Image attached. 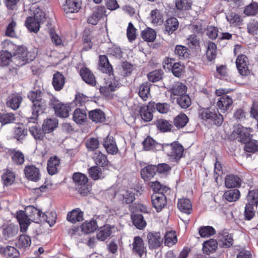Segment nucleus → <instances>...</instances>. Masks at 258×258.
Instances as JSON below:
<instances>
[{"label":"nucleus","mask_w":258,"mask_h":258,"mask_svg":"<svg viewBox=\"0 0 258 258\" xmlns=\"http://www.w3.org/2000/svg\"><path fill=\"white\" fill-rule=\"evenodd\" d=\"M233 100L228 95H224L218 99L217 102V106L218 108L223 112L226 111L229 107L232 104Z\"/></svg>","instance_id":"dca6fc26"},{"label":"nucleus","mask_w":258,"mask_h":258,"mask_svg":"<svg viewBox=\"0 0 258 258\" xmlns=\"http://www.w3.org/2000/svg\"><path fill=\"white\" fill-rule=\"evenodd\" d=\"M241 179L237 175L229 174L226 176L225 184L227 188H233L240 186Z\"/></svg>","instance_id":"412c9836"},{"label":"nucleus","mask_w":258,"mask_h":258,"mask_svg":"<svg viewBox=\"0 0 258 258\" xmlns=\"http://www.w3.org/2000/svg\"><path fill=\"white\" fill-rule=\"evenodd\" d=\"M199 117L204 121L219 126L222 125L224 118L218 110H215L210 108H204L200 110Z\"/></svg>","instance_id":"7ed1b4c3"},{"label":"nucleus","mask_w":258,"mask_h":258,"mask_svg":"<svg viewBox=\"0 0 258 258\" xmlns=\"http://www.w3.org/2000/svg\"><path fill=\"white\" fill-rule=\"evenodd\" d=\"M31 243L30 237L28 235L22 234L19 237L16 245L19 248L25 249L30 246Z\"/></svg>","instance_id":"ea45409f"},{"label":"nucleus","mask_w":258,"mask_h":258,"mask_svg":"<svg viewBox=\"0 0 258 258\" xmlns=\"http://www.w3.org/2000/svg\"><path fill=\"white\" fill-rule=\"evenodd\" d=\"M153 107L149 106V103L147 106H142L140 108V114L141 118L146 122L151 121L153 117L152 114Z\"/></svg>","instance_id":"393cba45"},{"label":"nucleus","mask_w":258,"mask_h":258,"mask_svg":"<svg viewBox=\"0 0 258 258\" xmlns=\"http://www.w3.org/2000/svg\"><path fill=\"white\" fill-rule=\"evenodd\" d=\"M89 117L95 122H102L105 119V114L100 109H95L89 112Z\"/></svg>","instance_id":"473e14b6"},{"label":"nucleus","mask_w":258,"mask_h":258,"mask_svg":"<svg viewBox=\"0 0 258 258\" xmlns=\"http://www.w3.org/2000/svg\"><path fill=\"white\" fill-rule=\"evenodd\" d=\"M73 179L75 183L76 189L78 192L83 196H86L88 192L87 183L88 178L81 173H75L73 176Z\"/></svg>","instance_id":"20e7f679"},{"label":"nucleus","mask_w":258,"mask_h":258,"mask_svg":"<svg viewBox=\"0 0 258 258\" xmlns=\"http://www.w3.org/2000/svg\"><path fill=\"white\" fill-rule=\"evenodd\" d=\"M2 179L5 185L8 186L11 185L15 179L14 173L11 171L7 170L3 174Z\"/></svg>","instance_id":"338daca9"},{"label":"nucleus","mask_w":258,"mask_h":258,"mask_svg":"<svg viewBox=\"0 0 258 258\" xmlns=\"http://www.w3.org/2000/svg\"><path fill=\"white\" fill-rule=\"evenodd\" d=\"M149 185L156 193L163 194V192H166L168 190L166 186L161 184L157 181L150 182L149 183Z\"/></svg>","instance_id":"e2e57ef3"},{"label":"nucleus","mask_w":258,"mask_h":258,"mask_svg":"<svg viewBox=\"0 0 258 258\" xmlns=\"http://www.w3.org/2000/svg\"><path fill=\"white\" fill-rule=\"evenodd\" d=\"M178 209L183 213L189 214L192 210L190 201L186 198L178 199Z\"/></svg>","instance_id":"2f4dec72"},{"label":"nucleus","mask_w":258,"mask_h":258,"mask_svg":"<svg viewBox=\"0 0 258 258\" xmlns=\"http://www.w3.org/2000/svg\"><path fill=\"white\" fill-rule=\"evenodd\" d=\"M133 225L139 229H144L147 225L143 215L140 214H134L131 215Z\"/></svg>","instance_id":"7c9ffc66"},{"label":"nucleus","mask_w":258,"mask_h":258,"mask_svg":"<svg viewBox=\"0 0 258 258\" xmlns=\"http://www.w3.org/2000/svg\"><path fill=\"white\" fill-rule=\"evenodd\" d=\"M116 88H117V84L115 81H113V82H110L108 85L100 87V92L103 95L107 96L110 92L114 91Z\"/></svg>","instance_id":"8fccbe9b"},{"label":"nucleus","mask_w":258,"mask_h":258,"mask_svg":"<svg viewBox=\"0 0 258 258\" xmlns=\"http://www.w3.org/2000/svg\"><path fill=\"white\" fill-rule=\"evenodd\" d=\"M217 247V242L216 240L211 239L204 242L203 244V250L207 254H209L216 251Z\"/></svg>","instance_id":"f704fd0d"},{"label":"nucleus","mask_w":258,"mask_h":258,"mask_svg":"<svg viewBox=\"0 0 258 258\" xmlns=\"http://www.w3.org/2000/svg\"><path fill=\"white\" fill-rule=\"evenodd\" d=\"M65 79L63 75L57 72L53 76L52 85L56 91L61 90L64 85Z\"/></svg>","instance_id":"4be33fe9"},{"label":"nucleus","mask_w":258,"mask_h":258,"mask_svg":"<svg viewBox=\"0 0 258 258\" xmlns=\"http://www.w3.org/2000/svg\"><path fill=\"white\" fill-rule=\"evenodd\" d=\"M236 64L237 68L242 76H247L249 73L248 69V58L245 55L241 54L238 56Z\"/></svg>","instance_id":"423d86ee"},{"label":"nucleus","mask_w":258,"mask_h":258,"mask_svg":"<svg viewBox=\"0 0 258 258\" xmlns=\"http://www.w3.org/2000/svg\"><path fill=\"white\" fill-rule=\"evenodd\" d=\"M147 238L150 245L153 248L159 247L162 242L159 233L150 232L147 235Z\"/></svg>","instance_id":"cd10ccee"},{"label":"nucleus","mask_w":258,"mask_h":258,"mask_svg":"<svg viewBox=\"0 0 258 258\" xmlns=\"http://www.w3.org/2000/svg\"><path fill=\"white\" fill-rule=\"evenodd\" d=\"M99 66L100 70L104 73L110 74L112 72V67L105 55L100 56Z\"/></svg>","instance_id":"bb28decb"},{"label":"nucleus","mask_w":258,"mask_h":258,"mask_svg":"<svg viewBox=\"0 0 258 258\" xmlns=\"http://www.w3.org/2000/svg\"><path fill=\"white\" fill-rule=\"evenodd\" d=\"M51 104L57 116L62 118H66L69 116L71 110L69 105L62 104L55 99L51 100Z\"/></svg>","instance_id":"39448f33"},{"label":"nucleus","mask_w":258,"mask_h":258,"mask_svg":"<svg viewBox=\"0 0 258 258\" xmlns=\"http://www.w3.org/2000/svg\"><path fill=\"white\" fill-rule=\"evenodd\" d=\"M219 241L222 242V246L229 247L233 243L232 235L229 234L227 230H223L220 232L218 237Z\"/></svg>","instance_id":"f3484780"},{"label":"nucleus","mask_w":258,"mask_h":258,"mask_svg":"<svg viewBox=\"0 0 258 258\" xmlns=\"http://www.w3.org/2000/svg\"><path fill=\"white\" fill-rule=\"evenodd\" d=\"M2 229V234L5 240H9L13 238L17 235L19 231L18 226L12 223L4 225Z\"/></svg>","instance_id":"9d476101"},{"label":"nucleus","mask_w":258,"mask_h":258,"mask_svg":"<svg viewBox=\"0 0 258 258\" xmlns=\"http://www.w3.org/2000/svg\"><path fill=\"white\" fill-rule=\"evenodd\" d=\"M123 203L131 204L135 200V194L132 189L127 190L122 194Z\"/></svg>","instance_id":"0e129e2a"},{"label":"nucleus","mask_w":258,"mask_h":258,"mask_svg":"<svg viewBox=\"0 0 258 258\" xmlns=\"http://www.w3.org/2000/svg\"><path fill=\"white\" fill-rule=\"evenodd\" d=\"M151 20L152 23L155 25H161L163 22V16L160 11L158 9H155L151 11Z\"/></svg>","instance_id":"37998d69"},{"label":"nucleus","mask_w":258,"mask_h":258,"mask_svg":"<svg viewBox=\"0 0 258 258\" xmlns=\"http://www.w3.org/2000/svg\"><path fill=\"white\" fill-rule=\"evenodd\" d=\"M247 203L258 206V190L254 189L249 191L246 197Z\"/></svg>","instance_id":"bf43d9fd"},{"label":"nucleus","mask_w":258,"mask_h":258,"mask_svg":"<svg viewBox=\"0 0 258 258\" xmlns=\"http://www.w3.org/2000/svg\"><path fill=\"white\" fill-rule=\"evenodd\" d=\"M199 233L202 237H208L215 234L216 231L213 227L206 226L201 227L199 229Z\"/></svg>","instance_id":"5fc2aeb1"},{"label":"nucleus","mask_w":258,"mask_h":258,"mask_svg":"<svg viewBox=\"0 0 258 258\" xmlns=\"http://www.w3.org/2000/svg\"><path fill=\"white\" fill-rule=\"evenodd\" d=\"M27 49L24 47H20L18 49L16 53L13 57V60L16 62L20 61L18 66H22L25 63L27 60Z\"/></svg>","instance_id":"c756f323"},{"label":"nucleus","mask_w":258,"mask_h":258,"mask_svg":"<svg viewBox=\"0 0 258 258\" xmlns=\"http://www.w3.org/2000/svg\"><path fill=\"white\" fill-rule=\"evenodd\" d=\"M240 191L238 189H234L226 191L223 195L224 198L230 202L236 201L240 197Z\"/></svg>","instance_id":"49530a36"},{"label":"nucleus","mask_w":258,"mask_h":258,"mask_svg":"<svg viewBox=\"0 0 258 258\" xmlns=\"http://www.w3.org/2000/svg\"><path fill=\"white\" fill-rule=\"evenodd\" d=\"M152 203L157 212L161 211L166 205V197L161 193H155L152 196Z\"/></svg>","instance_id":"1a4fd4ad"},{"label":"nucleus","mask_w":258,"mask_h":258,"mask_svg":"<svg viewBox=\"0 0 258 258\" xmlns=\"http://www.w3.org/2000/svg\"><path fill=\"white\" fill-rule=\"evenodd\" d=\"M43 94L40 90L31 91L29 92L28 97L33 102L32 116L29 118L28 123H34L39 114L43 113L45 107V101Z\"/></svg>","instance_id":"f03ea898"},{"label":"nucleus","mask_w":258,"mask_h":258,"mask_svg":"<svg viewBox=\"0 0 258 258\" xmlns=\"http://www.w3.org/2000/svg\"><path fill=\"white\" fill-rule=\"evenodd\" d=\"M106 15V9L104 7L99 6L93 12L92 14L88 18V23L92 25H96L99 21L105 17Z\"/></svg>","instance_id":"6e6552de"},{"label":"nucleus","mask_w":258,"mask_h":258,"mask_svg":"<svg viewBox=\"0 0 258 258\" xmlns=\"http://www.w3.org/2000/svg\"><path fill=\"white\" fill-rule=\"evenodd\" d=\"M12 58V55L10 52L6 50L0 51V66H8Z\"/></svg>","instance_id":"6e6d98bb"},{"label":"nucleus","mask_w":258,"mask_h":258,"mask_svg":"<svg viewBox=\"0 0 258 258\" xmlns=\"http://www.w3.org/2000/svg\"><path fill=\"white\" fill-rule=\"evenodd\" d=\"M81 7V0H66L63 9L67 13H75L78 12Z\"/></svg>","instance_id":"a211bd4d"},{"label":"nucleus","mask_w":258,"mask_h":258,"mask_svg":"<svg viewBox=\"0 0 258 258\" xmlns=\"http://www.w3.org/2000/svg\"><path fill=\"white\" fill-rule=\"evenodd\" d=\"M92 158L97 165L104 167L108 165V161L107 157L100 151L95 152Z\"/></svg>","instance_id":"c9c22d12"},{"label":"nucleus","mask_w":258,"mask_h":258,"mask_svg":"<svg viewBox=\"0 0 258 258\" xmlns=\"http://www.w3.org/2000/svg\"><path fill=\"white\" fill-rule=\"evenodd\" d=\"M24 173L28 179L34 182L39 181L41 178L39 169L34 165L26 166L24 169Z\"/></svg>","instance_id":"0eeeda50"},{"label":"nucleus","mask_w":258,"mask_h":258,"mask_svg":"<svg viewBox=\"0 0 258 258\" xmlns=\"http://www.w3.org/2000/svg\"><path fill=\"white\" fill-rule=\"evenodd\" d=\"M157 171L156 166L148 165L141 170V177L145 181L150 180L154 177Z\"/></svg>","instance_id":"aec40b11"},{"label":"nucleus","mask_w":258,"mask_h":258,"mask_svg":"<svg viewBox=\"0 0 258 258\" xmlns=\"http://www.w3.org/2000/svg\"><path fill=\"white\" fill-rule=\"evenodd\" d=\"M83 219V212L79 208L73 210L67 215V220L72 223L82 221Z\"/></svg>","instance_id":"5701e85b"},{"label":"nucleus","mask_w":258,"mask_h":258,"mask_svg":"<svg viewBox=\"0 0 258 258\" xmlns=\"http://www.w3.org/2000/svg\"><path fill=\"white\" fill-rule=\"evenodd\" d=\"M74 120L78 124L84 123L87 119V114L84 109H76L73 114Z\"/></svg>","instance_id":"4c0bfd02"},{"label":"nucleus","mask_w":258,"mask_h":258,"mask_svg":"<svg viewBox=\"0 0 258 258\" xmlns=\"http://www.w3.org/2000/svg\"><path fill=\"white\" fill-rule=\"evenodd\" d=\"M162 150L170 157V160H177V142H173L170 144H163Z\"/></svg>","instance_id":"f8f14e48"},{"label":"nucleus","mask_w":258,"mask_h":258,"mask_svg":"<svg viewBox=\"0 0 258 258\" xmlns=\"http://www.w3.org/2000/svg\"><path fill=\"white\" fill-rule=\"evenodd\" d=\"M89 173L90 177L94 180L102 178L105 176L101 168L96 166L91 167L89 169Z\"/></svg>","instance_id":"de8ad7c7"},{"label":"nucleus","mask_w":258,"mask_h":258,"mask_svg":"<svg viewBox=\"0 0 258 258\" xmlns=\"http://www.w3.org/2000/svg\"><path fill=\"white\" fill-rule=\"evenodd\" d=\"M175 58H166L163 62V67L165 71H171L173 75L177 77V62Z\"/></svg>","instance_id":"6ab92c4d"},{"label":"nucleus","mask_w":258,"mask_h":258,"mask_svg":"<svg viewBox=\"0 0 258 258\" xmlns=\"http://www.w3.org/2000/svg\"><path fill=\"white\" fill-rule=\"evenodd\" d=\"M80 74L82 79L85 83L92 86L96 85V78L89 69L86 67L82 68L80 71Z\"/></svg>","instance_id":"9b49d317"},{"label":"nucleus","mask_w":258,"mask_h":258,"mask_svg":"<svg viewBox=\"0 0 258 258\" xmlns=\"http://www.w3.org/2000/svg\"><path fill=\"white\" fill-rule=\"evenodd\" d=\"M40 23L33 17H28L26 21L25 25L30 31L37 32L39 30Z\"/></svg>","instance_id":"a19ab883"},{"label":"nucleus","mask_w":258,"mask_h":258,"mask_svg":"<svg viewBox=\"0 0 258 258\" xmlns=\"http://www.w3.org/2000/svg\"><path fill=\"white\" fill-rule=\"evenodd\" d=\"M142 38L148 42H153L156 37V31L150 28H147L141 33Z\"/></svg>","instance_id":"79ce46f5"},{"label":"nucleus","mask_w":258,"mask_h":258,"mask_svg":"<svg viewBox=\"0 0 258 258\" xmlns=\"http://www.w3.org/2000/svg\"><path fill=\"white\" fill-rule=\"evenodd\" d=\"M99 220V218H97L95 220L93 219L83 223L81 226V232L88 234L94 232L98 227L97 222Z\"/></svg>","instance_id":"2eb2a0df"},{"label":"nucleus","mask_w":258,"mask_h":258,"mask_svg":"<svg viewBox=\"0 0 258 258\" xmlns=\"http://www.w3.org/2000/svg\"><path fill=\"white\" fill-rule=\"evenodd\" d=\"M29 131L31 135L36 140H41L44 136V132L36 125L29 127Z\"/></svg>","instance_id":"4d7b16f0"},{"label":"nucleus","mask_w":258,"mask_h":258,"mask_svg":"<svg viewBox=\"0 0 258 258\" xmlns=\"http://www.w3.org/2000/svg\"><path fill=\"white\" fill-rule=\"evenodd\" d=\"M191 104L190 97L187 94H182L178 96V105L183 109L189 107Z\"/></svg>","instance_id":"603ef678"},{"label":"nucleus","mask_w":258,"mask_h":258,"mask_svg":"<svg viewBox=\"0 0 258 258\" xmlns=\"http://www.w3.org/2000/svg\"><path fill=\"white\" fill-rule=\"evenodd\" d=\"M132 245L133 252L141 257L146 250V246L143 239L140 236H135Z\"/></svg>","instance_id":"4468645a"},{"label":"nucleus","mask_w":258,"mask_h":258,"mask_svg":"<svg viewBox=\"0 0 258 258\" xmlns=\"http://www.w3.org/2000/svg\"><path fill=\"white\" fill-rule=\"evenodd\" d=\"M1 250L6 256L13 258L17 257L19 255L18 250L13 246H8L5 248H2Z\"/></svg>","instance_id":"774afa93"},{"label":"nucleus","mask_w":258,"mask_h":258,"mask_svg":"<svg viewBox=\"0 0 258 258\" xmlns=\"http://www.w3.org/2000/svg\"><path fill=\"white\" fill-rule=\"evenodd\" d=\"M59 164V159L56 156L50 158L47 162L48 173L50 175H54L56 173Z\"/></svg>","instance_id":"c85d7f7f"},{"label":"nucleus","mask_w":258,"mask_h":258,"mask_svg":"<svg viewBox=\"0 0 258 258\" xmlns=\"http://www.w3.org/2000/svg\"><path fill=\"white\" fill-rule=\"evenodd\" d=\"M149 106L153 107V109H156L160 113L164 114L167 113L170 110L169 105L166 103L149 102Z\"/></svg>","instance_id":"09e8293b"},{"label":"nucleus","mask_w":258,"mask_h":258,"mask_svg":"<svg viewBox=\"0 0 258 258\" xmlns=\"http://www.w3.org/2000/svg\"><path fill=\"white\" fill-rule=\"evenodd\" d=\"M113 228L107 225L101 227L96 234L97 239L101 241L105 240L111 234Z\"/></svg>","instance_id":"72a5a7b5"},{"label":"nucleus","mask_w":258,"mask_h":258,"mask_svg":"<svg viewBox=\"0 0 258 258\" xmlns=\"http://www.w3.org/2000/svg\"><path fill=\"white\" fill-rule=\"evenodd\" d=\"M22 101V97L15 94H12L9 96L7 100V106L14 110L17 109Z\"/></svg>","instance_id":"a878e982"},{"label":"nucleus","mask_w":258,"mask_h":258,"mask_svg":"<svg viewBox=\"0 0 258 258\" xmlns=\"http://www.w3.org/2000/svg\"><path fill=\"white\" fill-rule=\"evenodd\" d=\"M164 243L170 247L174 245L177 242V235L175 231H168L164 236Z\"/></svg>","instance_id":"e433bc0d"},{"label":"nucleus","mask_w":258,"mask_h":258,"mask_svg":"<svg viewBox=\"0 0 258 258\" xmlns=\"http://www.w3.org/2000/svg\"><path fill=\"white\" fill-rule=\"evenodd\" d=\"M57 123L52 119H47L44 120L42 125V130L45 133H49L56 127Z\"/></svg>","instance_id":"864d4df0"},{"label":"nucleus","mask_w":258,"mask_h":258,"mask_svg":"<svg viewBox=\"0 0 258 258\" xmlns=\"http://www.w3.org/2000/svg\"><path fill=\"white\" fill-rule=\"evenodd\" d=\"M103 144L108 153L115 154L117 153L118 150L113 137L108 136L104 139Z\"/></svg>","instance_id":"ddd939ff"},{"label":"nucleus","mask_w":258,"mask_h":258,"mask_svg":"<svg viewBox=\"0 0 258 258\" xmlns=\"http://www.w3.org/2000/svg\"><path fill=\"white\" fill-rule=\"evenodd\" d=\"M234 132L238 135V141L246 144L251 141L250 134L245 132L243 127H237Z\"/></svg>","instance_id":"58836bf2"},{"label":"nucleus","mask_w":258,"mask_h":258,"mask_svg":"<svg viewBox=\"0 0 258 258\" xmlns=\"http://www.w3.org/2000/svg\"><path fill=\"white\" fill-rule=\"evenodd\" d=\"M258 12V4L253 3L247 6L244 10V13L247 16H254Z\"/></svg>","instance_id":"69168bd1"},{"label":"nucleus","mask_w":258,"mask_h":258,"mask_svg":"<svg viewBox=\"0 0 258 258\" xmlns=\"http://www.w3.org/2000/svg\"><path fill=\"white\" fill-rule=\"evenodd\" d=\"M17 219L20 226L21 231L25 232L31 223V221L36 223L45 222L51 227L55 223L56 214L51 213L48 217L45 213H43L34 206H29L27 207L25 212H17Z\"/></svg>","instance_id":"f257e3e1"},{"label":"nucleus","mask_w":258,"mask_h":258,"mask_svg":"<svg viewBox=\"0 0 258 258\" xmlns=\"http://www.w3.org/2000/svg\"><path fill=\"white\" fill-rule=\"evenodd\" d=\"M156 125L158 130L162 132H166L171 130L172 125L166 120L159 119L157 120Z\"/></svg>","instance_id":"052dcab7"},{"label":"nucleus","mask_w":258,"mask_h":258,"mask_svg":"<svg viewBox=\"0 0 258 258\" xmlns=\"http://www.w3.org/2000/svg\"><path fill=\"white\" fill-rule=\"evenodd\" d=\"M151 86L150 83L145 82L139 86L138 94L143 100L147 101L151 97Z\"/></svg>","instance_id":"b1692460"},{"label":"nucleus","mask_w":258,"mask_h":258,"mask_svg":"<svg viewBox=\"0 0 258 258\" xmlns=\"http://www.w3.org/2000/svg\"><path fill=\"white\" fill-rule=\"evenodd\" d=\"M226 19L231 24L234 26L240 25L242 21L241 17L233 12H231L227 15Z\"/></svg>","instance_id":"13d9d810"},{"label":"nucleus","mask_w":258,"mask_h":258,"mask_svg":"<svg viewBox=\"0 0 258 258\" xmlns=\"http://www.w3.org/2000/svg\"><path fill=\"white\" fill-rule=\"evenodd\" d=\"M217 55V46L213 42H209L206 52V56L209 61L214 59Z\"/></svg>","instance_id":"c03bdc74"},{"label":"nucleus","mask_w":258,"mask_h":258,"mask_svg":"<svg viewBox=\"0 0 258 258\" xmlns=\"http://www.w3.org/2000/svg\"><path fill=\"white\" fill-rule=\"evenodd\" d=\"M16 119L15 114L12 113H1L0 122L2 125L13 122Z\"/></svg>","instance_id":"680f3d73"},{"label":"nucleus","mask_w":258,"mask_h":258,"mask_svg":"<svg viewBox=\"0 0 258 258\" xmlns=\"http://www.w3.org/2000/svg\"><path fill=\"white\" fill-rule=\"evenodd\" d=\"M13 162L17 165H22L24 162V155L19 151L13 149L11 151Z\"/></svg>","instance_id":"3c124183"},{"label":"nucleus","mask_w":258,"mask_h":258,"mask_svg":"<svg viewBox=\"0 0 258 258\" xmlns=\"http://www.w3.org/2000/svg\"><path fill=\"white\" fill-rule=\"evenodd\" d=\"M165 31L168 34H172L177 29V20L175 18H169L165 25Z\"/></svg>","instance_id":"a18cd8bd"}]
</instances>
